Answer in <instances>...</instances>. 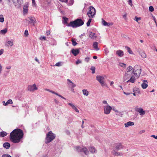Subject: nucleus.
<instances>
[{
	"instance_id": "7ed1b4c3",
	"label": "nucleus",
	"mask_w": 157,
	"mask_h": 157,
	"mask_svg": "<svg viewBox=\"0 0 157 157\" xmlns=\"http://www.w3.org/2000/svg\"><path fill=\"white\" fill-rule=\"evenodd\" d=\"M123 147L124 146L120 143L116 144L112 152L113 155L114 156L122 155V153L118 152L117 151L123 148Z\"/></svg>"
},
{
	"instance_id": "49530a36",
	"label": "nucleus",
	"mask_w": 157,
	"mask_h": 157,
	"mask_svg": "<svg viewBox=\"0 0 157 157\" xmlns=\"http://www.w3.org/2000/svg\"><path fill=\"white\" fill-rule=\"evenodd\" d=\"M2 157H12L9 155L4 154L2 155Z\"/></svg>"
},
{
	"instance_id": "a18cd8bd",
	"label": "nucleus",
	"mask_w": 157,
	"mask_h": 157,
	"mask_svg": "<svg viewBox=\"0 0 157 157\" xmlns=\"http://www.w3.org/2000/svg\"><path fill=\"white\" fill-rule=\"evenodd\" d=\"M72 44L74 46L76 45L77 44V43L76 42V41L73 40H72Z\"/></svg>"
},
{
	"instance_id": "c756f323",
	"label": "nucleus",
	"mask_w": 157,
	"mask_h": 157,
	"mask_svg": "<svg viewBox=\"0 0 157 157\" xmlns=\"http://www.w3.org/2000/svg\"><path fill=\"white\" fill-rule=\"evenodd\" d=\"M6 132L4 131H2L0 132V137H4L6 136Z\"/></svg>"
},
{
	"instance_id": "0e129e2a",
	"label": "nucleus",
	"mask_w": 157,
	"mask_h": 157,
	"mask_svg": "<svg viewBox=\"0 0 157 157\" xmlns=\"http://www.w3.org/2000/svg\"><path fill=\"white\" fill-rule=\"evenodd\" d=\"M52 41H53V44H51L53 45H56V41H55V40H54V39H53Z\"/></svg>"
},
{
	"instance_id": "13d9d810",
	"label": "nucleus",
	"mask_w": 157,
	"mask_h": 157,
	"mask_svg": "<svg viewBox=\"0 0 157 157\" xmlns=\"http://www.w3.org/2000/svg\"><path fill=\"white\" fill-rule=\"evenodd\" d=\"M4 50L3 49H2L0 50V56L1 55L3 52Z\"/></svg>"
},
{
	"instance_id": "6e6552de",
	"label": "nucleus",
	"mask_w": 157,
	"mask_h": 157,
	"mask_svg": "<svg viewBox=\"0 0 157 157\" xmlns=\"http://www.w3.org/2000/svg\"><path fill=\"white\" fill-rule=\"evenodd\" d=\"M96 79L100 82L102 86L105 85L106 83L105 81L104 78L103 76L97 75L96 77Z\"/></svg>"
},
{
	"instance_id": "72a5a7b5",
	"label": "nucleus",
	"mask_w": 157,
	"mask_h": 157,
	"mask_svg": "<svg viewBox=\"0 0 157 157\" xmlns=\"http://www.w3.org/2000/svg\"><path fill=\"white\" fill-rule=\"evenodd\" d=\"M63 63L61 62H59L57 63H56L55 65V66L59 67L61 66L62 65V64Z\"/></svg>"
},
{
	"instance_id": "ddd939ff",
	"label": "nucleus",
	"mask_w": 157,
	"mask_h": 157,
	"mask_svg": "<svg viewBox=\"0 0 157 157\" xmlns=\"http://www.w3.org/2000/svg\"><path fill=\"white\" fill-rule=\"evenodd\" d=\"M67 84L71 87V89L73 90V88L76 86V85L74 84L69 79H67Z\"/></svg>"
},
{
	"instance_id": "5701e85b",
	"label": "nucleus",
	"mask_w": 157,
	"mask_h": 157,
	"mask_svg": "<svg viewBox=\"0 0 157 157\" xmlns=\"http://www.w3.org/2000/svg\"><path fill=\"white\" fill-rule=\"evenodd\" d=\"M131 74H127L125 73L124 76V80L125 81L128 79L130 77Z\"/></svg>"
},
{
	"instance_id": "9d476101",
	"label": "nucleus",
	"mask_w": 157,
	"mask_h": 157,
	"mask_svg": "<svg viewBox=\"0 0 157 157\" xmlns=\"http://www.w3.org/2000/svg\"><path fill=\"white\" fill-rule=\"evenodd\" d=\"M13 4L17 8L21 7L23 3V0H12Z\"/></svg>"
},
{
	"instance_id": "f8f14e48",
	"label": "nucleus",
	"mask_w": 157,
	"mask_h": 157,
	"mask_svg": "<svg viewBox=\"0 0 157 157\" xmlns=\"http://www.w3.org/2000/svg\"><path fill=\"white\" fill-rule=\"evenodd\" d=\"M135 110L137 112H139L140 115L141 116L144 115L146 113L145 111L141 107H136Z\"/></svg>"
},
{
	"instance_id": "4c0bfd02",
	"label": "nucleus",
	"mask_w": 157,
	"mask_h": 157,
	"mask_svg": "<svg viewBox=\"0 0 157 157\" xmlns=\"http://www.w3.org/2000/svg\"><path fill=\"white\" fill-rule=\"evenodd\" d=\"M4 21V18L2 15H0V22H3Z\"/></svg>"
},
{
	"instance_id": "37998d69",
	"label": "nucleus",
	"mask_w": 157,
	"mask_h": 157,
	"mask_svg": "<svg viewBox=\"0 0 157 157\" xmlns=\"http://www.w3.org/2000/svg\"><path fill=\"white\" fill-rule=\"evenodd\" d=\"M119 65L121 67H125L126 66V64L123 63H120Z\"/></svg>"
},
{
	"instance_id": "a211bd4d",
	"label": "nucleus",
	"mask_w": 157,
	"mask_h": 157,
	"mask_svg": "<svg viewBox=\"0 0 157 157\" xmlns=\"http://www.w3.org/2000/svg\"><path fill=\"white\" fill-rule=\"evenodd\" d=\"M69 105L72 108L74 109L76 112L79 113V111L76 108V107L73 104L71 103H68Z\"/></svg>"
},
{
	"instance_id": "de8ad7c7",
	"label": "nucleus",
	"mask_w": 157,
	"mask_h": 157,
	"mask_svg": "<svg viewBox=\"0 0 157 157\" xmlns=\"http://www.w3.org/2000/svg\"><path fill=\"white\" fill-rule=\"evenodd\" d=\"M141 19V18L140 17H135V18L134 19V20L135 21H136L137 22H138V21L139 20H140Z\"/></svg>"
},
{
	"instance_id": "c03bdc74",
	"label": "nucleus",
	"mask_w": 157,
	"mask_h": 157,
	"mask_svg": "<svg viewBox=\"0 0 157 157\" xmlns=\"http://www.w3.org/2000/svg\"><path fill=\"white\" fill-rule=\"evenodd\" d=\"M116 114L117 115L120 116L121 117L122 116V115L121 112L118 111V112H117Z\"/></svg>"
},
{
	"instance_id": "9b49d317",
	"label": "nucleus",
	"mask_w": 157,
	"mask_h": 157,
	"mask_svg": "<svg viewBox=\"0 0 157 157\" xmlns=\"http://www.w3.org/2000/svg\"><path fill=\"white\" fill-rule=\"evenodd\" d=\"M112 108L109 105H107L106 106H105L104 108V113L106 114H109L112 110Z\"/></svg>"
},
{
	"instance_id": "09e8293b",
	"label": "nucleus",
	"mask_w": 157,
	"mask_h": 157,
	"mask_svg": "<svg viewBox=\"0 0 157 157\" xmlns=\"http://www.w3.org/2000/svg\"><path fill=\"white\" fill-rule=\"evenodd\" d=\"M90 58L88 57H87L85 58V61L86 62H88L90 60Z\"/></svg>"
},
{
	"instance_id": "f257e3e1",
	"label": "nucleus",
	"mask_w": 157,
	"mask_h": 157,
	"mask_svg": "<svg viewBox=\"0 0 157 157\" xmlns=\"http://www.w3.org/2000/svg\"><path fill=\"white\" fill-rule=\"evenodd\" d=\"M23 131L19 128H16L13 130L10 134V140L14 143L20 142L23 137Z\"/></svg>"
},
{
	"instance_id": "c85d7f7f",
	"label": "nucleus",
	"mask_w": 157,
	"mask_h": 157,
	"mask_svg": "<svg viewBox=\"0 0 157 157\" xmlns=\"http://www.w3.org/2000/svg\"><path fill=\"white\" fill-rule=\"evenodd\" d=\"M82 93L84 95L87 96L89 95V92L86 89H83L82 90Z\"/></svg>"
},
{
	"instance_id": "8fccbe9b",
	"label": "nucleus",
	"mask_w": 157,
	"mask_h": 157,
	"mask_svg": "<svg viewBox=\"0 0 157 157\" xmlns=\"http://www.w3.org/2000/svg\"><path fill=\"white\" fill-rule=\"evenodd\" d=\"M40 39L41 40H46V37L44 36H41Z\"/></svg>"
},
{
	"instance_id": "b1692460",
	"label": "nucleus",
	"mask_w": 157,
	"mask_h": 157,
	"mask_svg": "<svg viewBox=\"0 0 157 157\" xmlns=\"http://www.w3.org/2000/svg\"><path fill=\"white\" fill-rule=\"evenodd\" d=\"M89 150L90 152L92 153H96L97 151L96 150L95 148L94 147H91L89 148Z\"/></svg>"
},
{
	"instance_id": "1a4fd4ad",
	"label": "nucleus",
	"mask_w": 157,
	"mask_h": 157,
	"mask_svg": "<svg viewBox=\"0 0 157 157\" xmlns=\"http://www.w3.org/2000/svg\"><path fill=\"white\" fill-rule=\"evenodd\" d=\"M27 90L28 91L33 92L35 91L38 90V88L37 87L35 84L33 85H29L27 87Z\"/></svg>"
},
{
	"instance_id": "69168bd1",
	"label": "nucleus",
	"mask_w": 157,
	"mask_h": 157,
	"mask_svg": "<svg viewBox=\"0 0 157 157\" xmlns=\"http://www.w3.org/2000/svg\"><path fill=\"white\" fill-rule=\"evenodd\" d=\"M35 60L39 64L40 63V62L39 60L37 59V58L36 57L35 59Z\"/></svg>"
},
{
	"instance_id": "2f4dec72",
	"label": "nucleus",
	"mask_w": 157,
	"mask_h": 157,
	"mask_svg": "<svg viewBox=\"0 0 157 157\" xmlns=\"http://www.w3.org/2000/svg\"><path fill=\"white\" fill-rule=\"evenodd\" d=\"M140 54L142 57L143 58H145L146 57V55L145 52L144 51L141 52Z\"/></svg>"
},
{
	"instance_id": "c9c22d12",
	"label": "nucleus",
	"mask_w": 157,
	"mask_h": 157,
	"mask_svg": "<svg viewBox=\"0 0 157 157\" xmlns=\"http://www.w3.org/2000/svg\"><path fill=\"white\" fill-rule=\"evenodd\" d=\"M91 18H90L89 19L88 21L86 23L87 26H88V27L90 25V22H91V20H92V19Z\"/></svg>"
},
{
	"instance_id": "79ce46f5",
	"label": "nucleus",
	"mask_w": 157,
	"mask_h": 157,
	"mask_svg": "<svg viewBox=\"0 0 157 157\" xmlns=\"http://www.w3.org/2000/svg\"><path fill=\"white\" fill-rule=\"evenodd\" d=\"M24 35L25 36H27L29 35L28 31L27 30H25L24 33Z\"/></svg>"
},
{
	"instance_id": "2eb2a0df",
	"label": "nucleus",
	"mask_w": 157,
	"mask_h": 157,
	"mask_svg": "<svg viewBox=\"0 0 157 157\" xmlns=\"http://www.w3.org/2000/svg\"><path fill=\"white\" fill-rule=\"evenodd\" d=\"M29 22L30 23L32 24L33 25H34L36 21V20L35 17H29Z\"/></svg>"
},
{
	"instance_id": "5fc2aeb1",
	"label": "nucleus",
	"mask_w": 157,
	"mask_h": 157,
	"mask_svg": "<svg viewBox=\"0 0 157 157\" xmlns=\"http://www.w3.org/2000/svg\"><path fill=\"white\" fill-rule=\"evenodd\" d=\"M81 63V61H80V60H78L76 62V64H78L79 63Z\"/></svg>"
},
{
	"instance_id": "603ef678",
	"label": "nucleus",
	"mask_w": 157,
	"mask_h": 157,
	"mask_svg": "<svg viewBox=\"0 0 157 157\" xmlns=\"http://www.w3.org/2000/svg\"><path fill=\"white\" fill-rule=\"evenodd\" d=\"M86 121V119H83V120H82V125H81V127L82 128H83L84 127L83 125V124H84V121Z\"/></svg>"
},
{
	"instance_id": "423d86ee",
	"label": "nucleus",
	"mask_w": 157,
	"mask_h": 157,
	"mask_svg": "<svg viewBox=\"0 0 157 157\" xmlns=\"http://www.w3.org/2000/svg\"><path fill=\"white\" fill-rule=\"evenodd\" d=\"M96 13V10L93 6H90L89 7V10L87 12V15L90 18L93 17Z\"/></svg>"
},
{
	"instance_id": "3c124183",
	"label": "nucleus",
	"mask_w": 157,
	"mask_h": 157,
	"mask_svg": "<svg viewBox=\"0 0 157 157\" xmlns=\"http://www.w3.org/2000/svg\"><path fill=\"white\" fill-rule=\"evenodd\" d=\"M145 132V130H141V131H140L139 132V133L140 134H142V133Z\"/></svg>"
},
{
	"instance_id": "4be33fe9",
	"label": "nucleus",
	"mask_w": 157,
	"mask_h": 157,
	"mask_svg": "<svg viewBox=\"0 0 157 157\" xmlns=\"http://www.w3.org/2000/svg\"><path fill=\"white\" fill-rule=\"evenodd\" d=\"M98 43L97 42H95L93 43V48L96 51H98L99 50V48L98 47Z\"/></svg>"
},
{
	"instance_id": "ea45409f",
	"label": "nucleus",
	"mask_w": 157,
	"mask_h": 157,
	"mask_svg": "<svg viewBox=\"0 0 157 157\" xmlns=\"http://www.w3.org/2000/svg\"><path fill=\"white\" fill-rule=\"evenodd\" d=\"M91 70L92 71V73L94 74L95 72V68L94 67H92L90 68Z\"/></svg>"
},
{
	"instance_id": "f03ea898",
	"label": "nucleus",
	"mask_w": 157,
	"mask_h": 157,
	"mask_svg": "<svg viewBox=\"0 0 157 157\" xmlns=\"http://www.w3.org/2000/svg\"><path fill=\"white\" fill-rule=\"evenodd\" d=\"M63 22L64 24H66V25L68 27H72L73 28H77L79 26H82L84 24L83 21L81 19H77L73 21H71L70 23H67L68 19L65 17H63Z\"/></svg>"
},
{
	"instance_id": "774afa93",
	"label": "nucleus",
	"mask_w": 157,
	"mask_h": 157,
	"mask_svg": "<svg viewBox=\"0 0 157 157\" xmlns=\"http://www.w3.org/2000/svg\"><path fill=\"white\" fill-rule=\"evenodd\" d=\"M50 34V31H48L46 32V34L48 36Z\"/></svg>"
},
{
	"instance_id": "a19ab883",
	"label": "nucleus",
	"mask_w": 157,
	"mask_h": 157,
	"mask_svg": "<svg viewBox=\"0 0 157 157\" xmlns=\"http://www.w3.org/2000/svg\"><path fill=\"white\" fill-rule=\"evenodd\" d=\"M149 10L151 12H152L154 10L153 7L152 6H150L149 7Z\"/></svg>"
},
{
	"instance_id": "393cba45",
	"label": "nucleus",
	"mask_w": 157,
	"mask_h": 157,
	"mask_svg": "<svg viewBox=\"0 0 157 157\" xmlns=\"http://www.w3.org/2000/svg\"><path fill=\"white\" fill-rule=\"evenodd\" d=\"M3 145L4 148L7 149H9L10 147V144L8 142L4 143Z\"/></svg>"
},
{
	"instance_id": "7c9ffc66",
	"label": "nucleus",
	"mask_w": 157,
	"mask_h": 157,
	"mask_svg": "<svg viewBox=\"0 0 157 157\" xmlns=\"http://www.w3.org/2000/svg\"><path fill=\"white\" fill-rule=\"evenodd\" d=\"M125 48L128 50V52L130 54H133L132 51L131 50L129 47L127 46H125Z\"/></svg>"
},
{
	"instance_id": "f3484780",
	"label": "nucleus",
	"mask_w": 157,
	"mask_h": 157,
	"mask_svg": "<svg viewBox=\"0 0 157 157\" xmlns=\"http://www.w3.org/2000/svg\"><path fill=\"white\" fill-rule=\"evenodd\" d=\"M71 52L74 56H76L78 55L79 52V50L78 49H73L71 51Z\"/></svg>"
},
{
	"instance_id": "473e14b6",
	"label": "nucleus",
	"mask_w": 157,
	"mask_h": 157,
	"mask_svg": "<svg viewBox=\"0 0 157 157\" xmlns=\"http://www.w3.org/2000/svg\"><path fill=\"white\" fill-rule=\"evenodd\" d=\"M13 103V101L11 99L8 100L6 102V105H7L8 104H12Z\"/></svg>"
},
{
	"instance_id": "4468645a",
	"label": "nucleus",
	"mask_w": 157,
	"mask_h": 157,
	"mask_svg": "<svg viewBox=\"0 0 157 157\" xmlns=\"http://www.w3.org/2000/svg\"><path fill=\"white\" fill-rule=\"evenodd\" d=\"M138 78L135 77L134 75H132L130 79L127 81L126 82L128 83L129 82H130L132 83H134L135 82L136 79Z\"/></svg>"
},
{
	"instance_id": "680f3d73",
	"label": "nucleus",
	"mask_w": 157,
	"mask_h": 157,
	"mask_svg": "<svg viewBox=\"0 0 157 157\" xmlns=\"http://www.w3.org/2000/svg\"><path fill=\"white\" fill-rule=\"evenodd\" d=\"M11 66H9L6 67V68L7 69H10L11 68Z\"/></svg>"
},
{
	"instance_id": "bf43d9fd",
	"label": "nucleus",
	"mask_w": 157,
	"mask_h": 157,
	"mask_svg": "<svg viewBox=\"0 0 157 157\" xmlns=\"http://www.w3.org/2000/svg\"><path fill=\"white\" fill-rule=\"evenodd\" d=\"M113 23H108V25H106V26H111V25H113Z\"/></svg>"
},
{
	"instance_id": "052dcab7",
	"label": "nucleus",
	"mask_w": 157,
	"mask_h": 157,
	"mask_svg": "<svg viewBox=\"0 0 157 157\" xmlns=\"http://www.w3.org/2000/svg\"><path fill=\"white\" fill-rule=\"evenodd\" d=\"M54 101L55 103L57 104H58L59 102V101L56 99H54Z\"/></svg>"
},
{
	"instance_id": "a878e982",
	"label": "nucleus",
	"mask_w": 157,
	"mask_h": 157,
	"mask_svg": "<svg viewBox=\"0 0 157 157\" xmlns=\"http://www.w3.org/2000/svg\"><path fill=\"white\" fill-rule=\"evenodd\" d=\"M89 37L92 39H94L96 38V36H95V33L90 32L89 34Z\"/></svg>"
},
{
	"instance_id": "6ab92c4d",
	"label": "nucleus",
	"mask_w": 157,
	"mask_h": 157,
	"mask_svg": "<svg viewBox=\"0 0 157 157\" xmlns=\"http://www.w3.org/2000/svg\"><path fill=\"white\" fill-rule=\"evenodd\" d=\"M132 69L133 67L131 66H129L127 68L125 73L131 75L132 73H131V71L132 70Z\"/></svg>"
},
{
	"instance_id": "864d4df0",
	"label": "nucleus",
	"mask_w": 157,
	"mask_h": 157,
	"mask_svg": "<svg viewBox=\"0 0 157 157\" xmlns=\"http://www.w3.org/2000/svg\"><path fill=\"white\" fill-rule=\"evenodd\" d=\"M128 2L129 4L130 5V6H132V0H128Z\"/></svg>"
},
{
	"instance_id": "e433bc0d",
	"label": "nucleus",
	"mask_w": 157,
	"mask_h": 157,
	"mask_svg": "<svg viewBox=\"0 0 157 157\" xmlns=\"http://www.w3.org/2000/svg\"><path fill=\"white\" fill-rule=\"evenodd\" d=\"M102 24L105 26H106V25H108V23L107 22L103 20V19H102Z\"/></svg>"
},
{
	"instance_id": "412c9836",
	"label": "nucleus",
	"mask_w": 157,
	"mask_h": 157,
	"mask_svg": "<svg viewBox=\"0 0 157 157\" xmlns=\"http://www.w3.org/2000/svg\"><path fill=\"white\" fill-rule=\"evenodd\" d=\"M134 124V123L132 121H129L124 124V126L125 127H127L128 126L133 125Z\"/></svg>"
},
{
	"instance_id": "f704fd0d",
	"label": "nucleus",
	"mask_w": 157,
	"mask_h": 157,
	"mask_svg": "<svg viewBox=\"0 0 157 157\" xmlns=\"http://www.w3.org/2000/svg\"><path fill=\"white\" fill-rule=\"evenodd\" d=\"M7 31V29H6L2 30L1 31V33L2 34H5Z\"/></svg>"
},
{
	"instance_id": "dca6fc26",
	"label": "nucleus",
	"mask_w": 157,
	"mask_h": 157,
	"mask_svg": "<svg viewBox=\"0 0 157 157\" xmlns=\"http://www.w3.org/2000/svg\"><path fill=\"white\" fill-rule=\"evenodd\" d=\"M147 80H143V83L141 84L142 87L144 89H145L147 88L148 86L147 84Z\"/></svg>"
},
{
	"instance_id": "cd10ccee",
	"label": "nucleus",
	"mask_w": 157,
	"mask_h": 157,
	"mask_svg": "<svg viewBox=\"0 0 157 157\" xmlns=\"http://www.w3.org/2000/svg\"><path fill=\"white\" fill-rule=\"evenodd\" d=\"M28 5L25 6L23 7V13L26 14L28 12Z\"/></svg>"
},
{
	"instance_id": "4d7b16f0",
	"label": "nucleus",
	"mask_w": 157,
	"mask_h": 157,
	"mask_svg": "<svg viewBox=\"0 0 157 157\" xmlns=\"http://www.w3.org/2000/svg\"><path fill=\"white\" fill-rule=\"evenodd\" d=\"M151 136V137L154 138L155 139H157V136H155V135H152Z\"/></svg>"
},
{
	"instance_id": "39448f33",
	"label": "nucleus",
	"mask_w": 157,
	"mask_h": 157,
	"mask_svg": "<svg viewBox=\"0 0 157 157\" xmlns=\"http://www.w3.org/2000/svg\"><path fill=\"white\" fill-rule=\"evenodd\" d=\"M55 135L51 131L48 132L46 135L45 143L48 144L52 141L55 138Z\"/></svg>"
},
{
	"instance_id": "6e6d98bb",
	"label": "nucleus",
	"mask_w": 157,
	"mask_h": 157,
	"mask_svg": "<svg viewBox=\"0 0 157 157\" xmlns=\"http://www.w3.org/2000/svg\"><path fill=\"white\" fill-rule=\"evenodd\" d=\"M85 34L84 33H83L81 34L80 36L79 37L80 38L82 39L83 37V36H85Z\"/></svg>"
},
{
	"instance_id": "0eeeda50",
	"label": "nucleus",
	"mask_w": 157,
	"mask_h": 157,
	"mask_svg": "<svg viewBox=\"0 0 157 157\" xmlns=\"http://www.w3.org/2000/svg\"><path fill=\"white\" fill-rule=\"evenodd\" d=\"M75 149L78 152H83L86 155H87L89 153V152L87 148L83 147H81L79 146H76L74 147Z\"/></svg>"
},
{
	"instance_id": "bb28decb",
	"label": "nucleus",
	"mask_w": 157,
	"mask_h": 157,
	"mask_svg": "<svg viewBox=\"0 0 157 157\" xmlns=\"http://www.w3.org/2000/svg\"><path fill=\"white\" fill-rule=\"evenodd\" d=\"M49 92L53 94H55L56 95L58 96L61 97V98H63L65 100H66V98H64V97H63V96H62V95L59 94H58L57 93H56L54 91H52V90H50V91H49Z\"/></svg>"
},
{
	"instance_id": "aec40b11",
	"label": "nucleus",
	"mask_w": 157,
	"mask_h": 157,
	"mask_svg": "<svg viewBox=\"0 0 157 157\" xmlns=\"http://www.w3.org/2000/svg\"><path fill=\"white\" fill-rule=\"evenodd\" d=\"M116 54L120 57H122L124 55L123 52L120 50L116 51Z\"/></svg>"
},
{
	"instance_id": "338daca9",
	"label": "nucleus",
	"mask_w": 157,
	"mask_h": 157,
	"mask_svg": "<svg viewBox=\"0 0 157 157\" xmlns=\"http://www.w3.org/2000/svg\"><path fill=\"white\" fill-rule=\"evenodd\" d=\"M32 4L33 5H36V3L35 2V0H32Z\"/></svg>"
},
{
	"instance_id": "20e7f679",
	"label": "nucleus",
	"mask_w": 157,
	"mask_h": 157,
	"mask_svg": "<svg viewBox=\"0 0 157 157\" xmlns=\"http://www.w3.org/2000/svg\"><path fill=\"white\" fill-rule=\"evenodd\" d=\"M133 71L132 73L133 74L135 77L138 78L141 72V66L138 65H136L133 68Z\"/></svg>"
},
{
	"instance_id": "e2e57ef3",
	"label": "nucleus",
	"mask_w": 157,
	"mask_h": 157,
	"mask_svg": "<svg viewBox=\"0 0 157 157\" xmlns=\"http://www.w3.org/2000/svg\"><path fill=\"white\" fill-rule=\"evenodd\" d=\"M123 17L125 19H126L127 17V14L125 13V14L123 16Z\"/></svg>"
},
{
	"instance_id": "58836bf2",
	"label": "nucleus",
	"mask_w": 157,
	"mask_h": 157,
	"mask_svg": "<svg viewBox=\"0 0 157 157\" xmlns=\"http://www.w3.org/2000/svg\"><path fill=\"white\" fill-rule=\"evenodd\" d=\"M7 43L9 45H10V46H12L13 45V43L12 41H8L7 42Z\"/></svg>"
}]
</instances>
